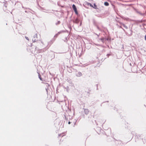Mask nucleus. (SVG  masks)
Wrapping results in <instances>:
<instances>
[{
	"instance_id": "f257e3e1",
	"label": "nucleus",
	"mask_w": 146,
	"mask_h": 146,
	"mask_svg": "<svg viewBox=\"0 0 146 146\" xmlns=\"http://www.w3.org/2000/svg\"><path fill=\"white\" fill-rule=\"evenodd\" d=\"M72 8H73L74 10V11L75 13L77 15L78 14V12L77 11L76 7L74 4H73L72 5Z\"/></svg>"
},
{
	"instance_id": "f03ea898",
	"label": "nucleus",
	"mask_w": 146,
	"mask_h": 146,
	"mask_svg": "<svg viewBox=\"0 0 146 146\" xmlns=\"http://www.w3.org/2000/svg\"><path fill=\"white\" fill-rule=\"evenodd\" d=\"M76 75L77 77H80L82 75V74L81 72H79L76 74Z\"/></svg>"
},
{
	"instance_id": "7ed1b4c3",
	"label": "nucleus",
	"mask_w": 146,
	"mask_h": 146,
	"mask_svg": "<svg viewBox=\"0 0 146 146\" xmlns=\"http://www.w3.org/2000/svg\"><path fill=\"white\" fill-rule=\"evenodd\" d=\"M79 22V20L78 18H76L74 21V22L76 23H78Z\"/></svg>"
},
{
	"instance_id": "20e7f679",
	"label": "nucleus",
	"mask_w": 146,
	"mask_h": 146,
	"mask_svg": "<svg viewBox=\"0 0 146 146\" xmlns=\"http://www.w3.org/2000/svg\"><path fill=\"white\" fill-rule=\"evenodd\" d=\"M104 4L105 6H108L109 5V3L108 2H106L104 3Z\"/></svg>"
},
{
	"instance_id": "39448f33",
	"label": "nucleus",
	"mask_w": 146,
	"mask_h": 146,
	"mask_svg": "<svg viewBox=\"0 0 146 146\" xmlns=\"http://www.w3.org/2000/svg\"><path fill=\"white\" fill-rule=\"evenodd\" d=\"M100 40L102 41L103 42H104L105 39L104 38H102L100 39Z\"/></svg>"
},
{
	"instance_id": "423d86ee",
	"label": "nucleus",
	"mask_w": 146,
	"mask_h": 146,
	"mask_svg": "<svg viewBox=\"0 0 146 146\" xmlns=\"http://www.w3.org/2000/svg\"><path fill=\"white\" fill-rule=\"evenodd\" d=\"M94 7H93L94 8H95V9H97V5L95 4H94Z\"/></svg>"
},
{
	"instance_id": "0eeeda50",
	"label": "nucleus",
	"mask_w": 146,
	"mask_h": 146,
	"mask_svg": "<svg viewBox=\"0 0 146 146\" xmlns=\"http://www.w3.org/2000/svg\"><path fill=\"white\" fill-rule=\"evenodd\" d=\"M25 38H26V39H27V40H29V38L28 37H26V36L25 37Z\"/></svg>"
},
{
	"instance_id": "6e6552de",
	"label": "nucleus",
	"mask_w": 146,
	"mask_h": 146,
	"mask_svg": "<svg viewBox=\"0 0 146 146\" xmlns=\"http://www.w3.org/2000/svg\"><path fill=\"white\" fill-rule=\"evenodd\" d=\"M37 34H35V37H36L37 38Z\"/></svg>"
},
{
	"instance_id": "1a4fd4ad",
	"label": "nucleus",
	"mask_w": 146,
	"mask_h": 146,
	"mask_svg": "<svg viewBox=\"0 0 146 146\" xmlns=\"http://www.w3.org/2000/svg\"><path fill=\"white\" fill-rule=\"evenodd\" d=\"M145 40H146V35L145 36Z\"/></svg>"
},
{
	"instance_id": "9d476101",
	"label": "nucleus",
	"mask_w": 146,
	"mask_h": 146,
	"mask_svg": "<svg viewBox=\"0 0 146 146\" xmlns=\"http://www.w3.org/2000/svg\"><path fill=\"white\" fill-rule=\"evenodd\" d=\"M37 40L36 39H35V40H34V41H36Z\"/></svg>"
},
{
	"instance_id": "9b49d317",
	"label": "nucleus",
	"mask_w": 146,
	"mask_h": 146,
	"mask_svg": "<svg viewBox=\"0 0 146 146\" xmlns=\"http://www.w3.org/2000/svg\"><path fill=\"white\" fill-rule=\"evenodd\" d=\"M68 124H70V122L69 121L68 123Z\"/></svg>"
},
{
	"instance_id": "f8f14e48",
	"label": "nucleus",
	"mask_w": 146,
	"mask_h": 146,
	"mask_svg": "<svg viewBox=\"0 0 146 146\" xmlns=\"http://www.w3.org/2000/svg\"><path fill=\"white\" fill-rule=\"evenodd\" d=\"M90 6L91 7H92V5L91 4H90Z\"/></svg>"
},
{
	"instance_id": "ddd939ff",
	"label": "nucleus",
	"mask_w": 146,
	"mask_h": 146,
	"mask_svg": "<svg viewBox=\"0 0 146 146\" xmlns=\"http://www.w3.org/2000/svg\"><path fill=\"white\" fill-rule=\"evenodd\" d=\"M40 80H42L41 79V78H40Z\"/></svg>"
}]
</instances>
